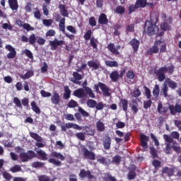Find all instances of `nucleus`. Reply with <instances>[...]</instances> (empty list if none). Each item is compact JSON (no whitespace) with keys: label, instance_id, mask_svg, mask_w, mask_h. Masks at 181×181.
Listing matches in <instances>:
<instances>
[{"label":"nucleus","instance_id":"nucleus-1","mask_svg":"<svg viewBox=\"0 0 181 181\" xmlns=\"http://www.w3.org/2000/svg\"><path fill=\"white\" fill-rule=\"evenodd\" d=\"M175 71V65L170 64L168 66H164L158 69H156L154 73L156 76L158 77V80L160 82L164 81L166 78L165 73L168 74V76H172L173 72Z\"/></svg>","mask_w":181,"mask_h":181},{"label":"nucleus","instance_id":"nucleus-2","mask_svg":"<svg viewBox=\"0 0 181 181\" xmlns=\"http://www.w3.org/2000/svg\"><path fill=\"white\" fill-rule=\"evenodd\" d=\"M144 33L148 36H155L159 33V26L147 20L145 21Z\"/></svg>","mask_w":181,"mask_h":181},{"label":"nucleus","instance_id":"nucleus-3","mask_svg":"<svg viewBox=\"0 0 181 181\" xmlns=\"http://www.w3.org/2000/svg\"><path fill=\"white\" fill-rule=\"evenodd\" d=\"M93 30H88L83 35L85 40H90V45L93 47L94 52H98V40L91 37Z\"/></svg>","mask_w":181,"mask_h":181},{"label":"nucleus","instance_id":"nucleus-4","mask_svg":"<svg viewBox=\"0 0 181 181\" xmlns=\"http://www.w3.org/2000/svg\"><path fill=\"white\" fill-rule=\"evenodd\" d=\"M100 88L102 93H103V95H105V97H110L111 95V93H110V88L107 86L105 83L98 82V84L94 85V89L96 93L100 91Z\"/></svg>","mask_w":181,"mask_h":181},{"label":"nucleus","instance_id":"nucleus-5","mask_svg":"<svg viewBox=\"0 0 181 181\" xmlns=\"http://www.w3.org/2000/svg\"><path fill=\"white\" fill-rule=\"evenodd\" d=\"M33 158H36V153L33 150H29L27 152H21L20 153V159L21 162H29Z\"/></svg>","mask_w":181,"mask_h":181},{"label":"nucleus","instance_id":"nucleus-6","mask_svg":"<svg viewBox=\"0 0 181 181\" xmlns=\"http://www.w3.org/2000/svg\"><path fill=\"white\" fill-rule=\"evenodd\" d=\"M161 43H163V41L162 40H156V42H154V45L147 50V54H148V56H152V54H158V53H159L158 46Z\"/></svg>","mask_w":181,"mask_h":181},{"label":"nucleus","instance_id":"nucleus-7","mask_svg":"<svg viewBox=\"0 0 181 181\" xmlns=\"http://www.w3.org/2000/svg\"><path fill=\"white\" fill-rule=\"evenodd\" d=\"M66 42L64 40H59L57 38L54 39V40L49 41L50 49L53 51L57 50V47H59V46L62 47V46H63V45Z\"/></svg>","mask_w":181,"mask_h":181},{"label":"nucleus","instance_id":"nucleus-8","mask_svg":"<svg viewBox=\"0 0 181 181\" xmlns=\"http://www.w3.org/2000/svg\"><path fill=\"white\" fill-rule=\"evenodd\" d=\"M70 128H74V129H77L78 131L83 129V127L71 122L66 123L65 125L61 126V129L63 132H67V129H70Z\"/></svg>","mask_w":181,"mask_h":181},{"label":"nucleus","instance_id":"nucleus-9","mask_svg":"<svg viewBox=\"0 0 181 181\" xmlns=\"http://www.w3.org/2000/svg\"><path fill=\"white\" fill-rule=\"evenodd\" d=\"M21 41L23 43H29V45L33 46V45L36 43V35L33 33L29 36V37H28L26 35H22L21 37Z\"/></svg>","mask_w":181,"mask_h":181},{"label":"nucleus","instance_id":"nucleus-10","mask_svg":"<svg viewBox=\"0 0 181 181\" xmlns=\"http://www.w3.org/2000/svg\"><path fill=\"white\" fill-rule=\"evenodd\" d=\"M78 176L81 179H86V177H87L89 180L95 178V177L91 173V171L86 170V169H81L78 173Z\"/></svg>","mask_w":181,"mask_h":181},{"label":"nucleus","instance_id":"nucleus-11","mask_svg":"<svg viewBox=\"0 0 181 181\" xmlns=\"http://www.w3.org/2000/svg\"><path fill=\"white\" fill-rule=\"evenodd\" d=\"M30 136L33 138V139H35L37 141V143L35 144V146L38 148H45V144L42 143V136H40L37 133L35 132H30Z\"/></svg>","mask_w":181,"mask_h":181},{"label":"nucleus","instance_id":"nucleus-12","mask_svg":"<svg viewBox=\"0 0 181 181\" xmlns=\"http://www.w3.org/2000/svg\"><path fill=\"white\" fill-rule=\"evenodd\" d=\"M168 110L171 115H176L177 114L181 113V105L176 103L175 105H169Z\"/></svg>","mask_w":181,"mask_h":181},{"label":"nucleus","instance_id":"nucleus-13","mask_svg":"<svg viewBox=\"0 0 181 181\" xmlns=\"http://www.w3.org/2000/svg\"><path fill=\"white\" fill-rule=\"evenodd\" d=\"M82 153L85 159H89V160H95V153L88 150L87 148H83L82 149Z\"/></svg>","mask_w":181,"mask_h":181},{"label":"nucleus","instance_id":"nucleus-14","mask_svg":"<svg viewBox=\"0 0 181 181\" xmlns=\"http://www.w3.org/2000/svg\"><path fill=\"white\" fill-rule=\"evenodd\" d=\"M107 49L110 50V53L112 54H115V56H118L119 54V50L121 49V45H117L115 47V45L112 42H110V44L107 45Z\"/></svg>","mask_w":181,"mask_h":181},{"label":"nucleus","instance_id":"nucleus-15","mask_svg":"<svg viewBox=\"0 0 181 181\" xmlns=\"http://www.w3.org/2000/svg\"><path fill=\"white\" fill-rule=\"evenodd\" d=\"M5 49L10 52L6 55L7 59H15V57H16V49H15V48L12 47V45H7L5 46Z\"/></svg>","mask_w":181,"mask_h":181},{"label":"nucleus","instance_id":"nucleus-16","mask_svg":"<svg viewBox=\"0 0 181 181\" xmlns=\"http://www.w3.org/2000/svg\"><path fill=\"white\" fill-rule=\"evenodd\" d=\"M111 137L110 136H105L103 137V145L105 151H110L111 149Z\"/></svg>","mask_w":181,"mask_h":181},{"label":"nucleus","instance_id":"nucleus-17","mask_svg":"<svg viewBox=\"0 0 181 181\" xmlns=\"http://www.w3.org/2000/svg\"><path fill=\"white\" fill-rule=\"evenodd\" d=\"M140 141H141V146L144 148V149H148V142L149 141V136L141 134L140 135Z\"/></svg>","mask_w":181,"mask_h":181},{"label":"nucleus","instance_id":"nucleus-18","mask_svg":"<svg viewBox=\"0 0 181 181\" xmlns=\"http://www.w3.org/2000/svg\"><path fill=\"white\" fill-rule=\"evenodd\" d=\"M74 97H77V98H85L87 97V94L86 93V90L82 88H78L74 91Z\"/></svg>","mask_w":181,"mask_h":181},{"label":"nucleus","instance_id":"nucleus-19","mask_svg":"<svg viewBox=\"0 0 181 181\" xmlns=\"http://www.w3.org/2000/svg\"><path fill=\"white\" fill-rule=\"evenodd\" d=\"M129 45L132 47L134 52H138V50H139V45H141V42L136 38H133L129 42Z\"/></svg>","mask_w":181,"mask_h":181},{"label":"nucleus","instance_id":"nucleus-20","mask_svg":"<svg viewBox=\"0 0 181 181\" xmlns=\"http://www.w3.org/2000/svg\"><path fill=\"white\" fill-rule=\"evenodd\" d=\"M72 76L74 78V81H71L74 84H78L80 86L81 84V82L80 80H83V75L80 74L78 72H73Z\"/></svg>","mask_w":181,"mask_h":181},{"label":"nucleus","instance_id":"nucleus-21","mask_svg":"<svg viewBox=\"0 0 181 181\" xmlns=\"http://www.w3.org/2000/svg\"><path fill=\"white\" fill-rule=\"evenodd\" d=\"M162 173L167 175L168 177H172L175 175V168L164 167L162 169Z\"/></svg>","mask_w":181,"mask_h":181},{"label":"nucleus","instance_id":"nucleus-22","mask_svg":"<svg viewBox=\"0 0 181 181\" xmlns=\"http://www.w3.org/2000/svg\"><path fill=\"white\" fill-rule=\"evenodd\" d=\"M87 81H85L83 83V88L86 90V94H88L90 98H95V94H94V92H93V89L88 86L84 87V86H87Z\"/></svg>","mask_w":181,"mask_h":181},{"label":"nucleus","instance_id":"nucleus-23","mask_svg":"<svg viewBox=\"0 0 181 181\" xmlns=\"http://www.w3.org/2000/svg\"><path fill=\"white\" fill-rule=\"evenodd\" d=\"M36 157L37 159H40V160H47V153L45 152V151L40 149L37 151Z\"/></svg>","mask_w":181,"mask_h":181},{"label":"nucleus","instance_id":"nucleus-24","mask_svg":"<svg viewBox=\"0 0 181 181\" xmlns=\"http://www.w3.org/2000/svg\"><path fill=\"white\" fill-rule=\"evenodd\" d=\"M83 131H84L85 135H87L88 136H94L95 132L94 129H93L91 127L88 126L82 127Z\"/></svg>","mask_w":181,"mask_h":181},{"label":"nucleus","instance_id":"nucleus-25","mask_svg":"<svg viewBox=\"0 0 181 181\" xmlns=\"http://www.w3.org/2000/svg\"><path fill=\"white\" fill-rule=\"evenodd\" d=\"M51 101L54 105L60 104V95H59V93L54 92L53 95L51 97Z\"/></svg>","mask_w":181,"mask_h":181},{"label":"nucleus","instance_id":"nucleus-26","mask_svg":"<svg viewBox=\"0 0 181 181\" xmlns=\"http://www.w3.org/2000/svg\"><path fill=\"white\" fill-rule=\"evenodd\" d=\"M99 25H107L108 24V18H107V15L105 13H100L98 18Z\"/></svg>","mask_w":181,"mask_h":181},{"label":"nucleus","instance_id":"nucleus-27","mask_svg":"<svg viewBox=\"0 0 181 181\" xmlns=\"http://www.w3.org/2000/svg\"><path fill=\"white\" fill-rule=\"evenodd\" d=\"M110 78L112 83H117L119 80V74L118 71H112L110 74Z\"/></svg>","mask_w":181,"mask_h":181},{"label":"nucleus","instance_id":"nucleus-28","mask_svg":"<svg viewBox=\"0 0 181 181\" xmlns=\"http://www.w3.org/2000/svg\"><path fill=\"white\" fill-rule=\"evenodd\" d=\"M119 106L122 107L123 111L127 112L128 111V100L127 99H120Z\"/></svg>","mask_w":181,"mask_h":181},{"label":"nucleus","instance_id":"nucleus-29","mask_svg":"<svg viewBox=\"0 0 181 181\" xmlns=\"http://www.w3.org/2000/svg\"><path fill=\"white\" fill-rule=\"evenodd\" d=\"M8 5L12 11H18L19 8L18 0H8Z\"/></svg>","mask_w":181,"mask_h":181},{"label":"nucleus","instance_id":"nucleus-30","mask_svg":"<svg viewBox=\"0 0 181 181\" xmlns=\"http://www.w3.org/2000/svg\"><path fill=\"white\" fill-rule=\"evenodd\" d=\"M168 110H169V107H163V105H162L161 103L158 104L157 111L159 114H166V112H168Z\"/></svg>","mask_w":181,"mask_h":181},{"label":"nucleus","instance_id":"nucleus-31","mask_svg":"<svg viewBox=\"0 0 181 181\" xmlns=\"http://www.w3.org/2000/svg\"><path fill=\"white\" fill-rule=\"evenodd\" d=\"M50 156L52 158H57V159H60L62 161L66 160V157L63 156L61 153L57 152V151H53L51 153Z\"/></svg>","mask_w":181,"mask_h":181},{"label":"nucleus","instance_id":"nucleus-32","mask_svg":"<svg viewBox=\"0 0 181 181\" xmlns=\"http://www.w3.org/2000/svg\"><path fill=\"white\" fill-rule=\"evenodd\" d=\"M96 128L99 132H104L105 131V124L101 120H98L96 122Z\"/></svg>","mask_w":181,"mask_h":181},{"label":"nucleus","instance_id":"nucleus-33","mask_svg":"<svg viewBox=\"0 0 181 181\" xmlns=\"http://www.w3.org/2000/svg\"><path fill=\"white\" fill-rule=\"evenodd\" d=\"M141 90H139V88H135L132 92L130 93V95L133 97L134 98H139L141 97Z\"/></svg>","mask_w":181,"mask_h":181},{"label":"nucleus","instance_id":"nucleus-34","mask_svg":"<svg viewBox=\"0 0 181 181\" xmlns=\"http://www.w3.org/2000/svg\"><path fill=\"white\" fill-rule=\"evenodd\" d=\"M115 13H117V15L125 14V7L122 6H117L115 9Z\"/></svg>","mask_w":181,"mask_h":181},{"label":"nucleus","instance_id":"nucleus-35","mask_svg":"<svg viewBox=\"0 0 181 181\" xmlns=\"http://www.w3.org/2000/svg\"><path fill=\"white\" fill-rule=\"evenodd\" d=\"M135 4H136V6H137L138 8H145V6L148 5L147 0H136Z\"/></svg>","mask_w":181,"mask_h":181},{"label":"nucleus","instance_id":"nucleus-36","mask_svg":"<svg viewBox=\"0 0 181 181\" xmlns=\"http://www.w3.org/2000/svg\"><path fill=\"white\" fill-rule=\"evenodd\" d=\"M64 100H69L70 98V95H71V90L69 88L68 86H64Z\"/></svg>","mask_w":181,"mask_h":181},{"label":"nucleus","instance_id":"nucleus-37","mask_svg":"<svg viewBox=\"0 0 181 181\" xmlns=\"http://www.w3.org/2000/svg\"><path fill=\"white\" fill-rule=\"evenodd\" d=\"M31 108L33 110V111L34 112H35V114H37L38 115H40V108L38 107L37 105H36V102L35 101H33L31 103Z\"/></svg>","mask_w":181,"mask_h":181},{"label":"nucleus","instance_id":"nucleus-38","mask_svg":"<svg viewBox=\"0 0 181 181\" xmlns=\"http://www.w3.org/2000/svg\"><path fill=\"white\" fill-rule=\"evenodd\" d=\"M159 21V16L156 13H151L150 15V22H151V23H154L155 25H156V23H158V21Z\"/></svg>","mask_w":181,"mask_h":181},{"label":"nucleus","instance_id":"nucleus-39","mask_svg":"<svg viewBox=\"0 0 181 181\" xmlns=\"http://www.w3.org/2000/svg\"><path fill=\"white\" fill-rule=\"evenodd\" d=\"M33 71H28L24 75L20 76V77L22 80H28V78H30V77H33Z\"/></svg>","mask_w":181,"mask_h":181},{"label":"nucleus","instance_id":"nucleus-40","mask_svg":"<svg viewBox=\"0 0 181 181\" xmlns=\"http://www.w3.org/2000/svg\"><path fill=\"white\" fill-rule=\"evenodd\" d=\"M159 93H160V88H159V85L156 84L153 90V95L154 98H158V97H159Z\"/></svg>","mask_w":181,"mask_h":181},{"label":"nucleus","instance_id":"nucleus-41","mask_svg":"<svg viewBox=\"0 0 181 181\" xmlns=\"http://www.w3.org/2000/svg\"><path fill=\"white\" fill-rule=\"evenodd\" d=\"M88 66L93 68V70H98L100 69V64L94 61L88 62Z\"/></svg>","mask_w":181,"mask_h":181},{"label":"nucleus","instance_id":"nucleus-42","mask_svg":"<svg viewBox=\"0 0 181 181\" xmlns=\"http://www.w3.org/2000/svg\"><path fill=\"white\" fill-rule=\"evenodd\" d=\"M65 24H66V18H62L60 20L59 27L61 29L62 32H63V33H64L66 32V27L64 25Z\"/></svg>","mask_w":181,"mask_h":181},{"label":"nucleus","instance_id":"nucleus-43","mask_svg":"<svg viewBox=\"0 0 181 181\" xmlns=\"http://www.w3.org/2000/svg\"><path fill=\"white\" fill-rule=\"evenodd\" d=\"M31 166L32 168H35V169H37L39 168H44L45 163L40 161H35L31 164Z\"/></svg>","mask_w":181,"mask_h":181},{"label":"nucleus","instance_id":"nucleus-44","mask_svg":"<svg viewBox=\"0 0 181 181\" xmlns=\"http://www.w3.org/2000/svg\"><path fill=\"white\" fill-rule=\"evenodd\" d=\"M86 105L89 108H95V105H97V101L93 99H88L86 102Z\"/></svg>","mask_w":181,"mask_h":181},{"label":"nucleus","instance_id":"nucleus-45","mask_svg":"<svg viewBox=\"0 0 181 181\" xmlns=\"http://www.w3.org/2000/svg\"><path fill=\"white\" fill-rule=\"evenodd\" d=\"M149 149H150V153L153 156V159H156V158H158V150H156L155 147L150 146Z\"/></svg>","mask_w":181,"mask_h":181},{"label":"nucleus","instance_id":"nucleus-46","mask_svg":"<svg viewBox=\"0 0 181 181\" xmlns=\"http://www.w3.org/2000/svg\"><path fill=\"white\" fill-rule=\"evenodd\" d=\"M10 172L12 173H18V172H22V168L19 165H15L10 168Z\"/></svg>","mask_w":181,"mask_h":181},{"label":"nucleus","instance_id":"nucleus-47","mask_svg":"<svg viewBox=\"0 0 181 181\" xmlns=\"http://www.w3.org/2000/svg\"><path fill=\"white\" fill-rule=\"evenodd\" d=\"M168 84L169 88H171L172 90H175V88H177V83L175 82V81L168 79Z\"/></svg>","mask_w":181,"mask_h":181},{"label":"nucleus","instance_id":"nucleus-48","mask_svg":"<svg viewBox=\"0 0 181 181\" xmlns=\"http://www.w3.org/2000/svg\"><path fill=\"white\" fill-rule=\"evenodd\" d=\"M49 163H52V165H55V166H62V162L59 160H56V158H51L48 160Z\"/></svg>","mask_w":181,"mask_h":181},{"label":"nucleus","instance_id":"nucleus-49","mask_svg":"<svg viewBox=\"0 0 181 181\" xmlns=\"http://www.w3.org/2000/svg\"><path fill=\"white\" fill-rule=\"evenodd\" d=\"M135 177H136V173H135V170H131L127 175V179L129 180H134Z\"/></svg>","mask_w":181,"mask_h":181},{"label":"nucleus","instance_id":"nucleus-50","mask_svg":"<svg viewBox=\"0 0 181 181\" xmlns=\"http://www.w3.org/2000/svg\"><path fill=\"white\" fill-rule=\"evenodd\" d=\"M105 64L107 67H118L117 61H106Z\"/></svg>","mask_w":181,"mask_h":181},{"label":"nucleus","instance_id":"nucleus-51","mask_svg":"<svg viewBox=\"0 0 181 181\" xmlns=\"http://www.w3.org/2000/svg\"><path fill=\"white\" fill-rule=\"evenodd\" d=\"M144 90L147 100H151V97H152V95L151 94V89H149L146 86H144Z\"/></svg>","mask_w":181,"mask_h":181},{"label":"nucleus","instance_id":"nucleus-52","mask_svg":"<svg viewBox=\"0 0 181 181\" xmlns=\"http://www.w3.org/2000/svg\"><path fill=\"white\" fill-rule=\"evenodd\" d=\"M152 107V100L148 99V100L144 101V110H148Z\"/></svg>","mask_w":181,"mask_h":181},{"label":"nucleus","instance_id":"nucleus-53","mask_svg":"<svg viewBox=\"0 0 181 181\" xmlns=\"http://www.w3.org/2000/svg\"><path fill=\"white\" fill-rule=\"evenodd\" d=\"M160 29L164 31L171 30L172 27H170V25H169V24H168L167 23H163L160 24Z\"/></svg>","mask_w":181,"mask_h":181},{"label":"nucleus","instance_id":"nucleus-54","mask_svg":"<svg viewBox=\"0 0 181 181\" xmlns=\"http://www.w3.org/2000/svg\"><path fill=\"white\" fill-rule=\"evenodd\" d=\"M76 136L79 141H86V134L84 132H78L76 134Z\"/></svg>","mask_w":181,"mask_h":181},{"label":"nucleus","instance_id":"nucleus-55","mask_svg":"<svg viewBox=\"0 0 181 181\" xmlns=\"http://www.w3.org/2000/svg\"><path fill=\"white\" fill-rule=\"evenodd\" d=\"M42 23L45 26H47L49 28V26H52L53 25V20L52 19H44L42 21Z\"/></svg>","mask_w":181,"mask_h":181},{"label":"nucleus","instance_id":"nucleus-56","mask_svg":"<svg viewBox=\"0 0 181 181\" xmlns=\"http://www.w3.org/2000/svg\"><path fill=\"white\" fill-rule=\"evenodd\" d=\"M138 9V6H136V4L134 5H130L128 8V13L129 15H131L133 12H135Z\"/></svg>","mask_w":181,"mask_h":181},{"label":"nucleus","instance_id":"nucleus-57","mask_svg":"<svg viewBox=\"0 0 181 181\" xmlns=\"http://www.w3.org/2000/svg\"><path fill=\"white\" fill-rule=\"evenodd\" d=\"M34 17L35 18V19H38V20H40L42 18V14L40 13V11L37 8H35Z\"/></svg>","mask_w":181,"mask_h":181},{"label":"nucleus","instance_id":"nucleus-58","mask_svg":"<svg viewBox=\"0 0 181 181\" xmlns=\"http://www.w3.org/2000/svg\"><path fill=\"white\" fill-rule=\"evenodd\" d=\"M112 162L113 163H115L116 165H119V163H121V156H119L118 155L115 156L112 158Z\"/></svg>","mask_w":181,"mask_h":181},{"label":"nucleus","instance_id":"nucleus-59","mask_svg":"<svg viewBox=\"0 0 181 181\" xmlns=\"http://www.w3.org/2000/svg\"><path fill=\"white\" fill-rule=\"evenodd\" d=\"M78 103L76 100L71 99L69 103H68V107L69 108H76L77 107Z\"/></svg>","mask_w":181,"mask_h":181},{"label":"nucleus","instance_id":"nucleus-60","mask_svg":"<svg viewBox=\"0 0 181 181\" xmlns=\"http://www.w3.org/2000/svg\"><path fill=\"white\" fill-rule=\"evenodd\" d=\"M163 139L165 142H168V144H172V142H173V139L172 138V136H169L168 134L163 135Z\"/></svg>","mask_w":181,"mask_h":181},{"label":"nucleus","instance_id":"nucleus-61","mask_svg":"<svg viewBox=\"0 0 181 181\" xmlns=\"http://www.w3.org/2000/svg\"><path fill=\"white\" fill-rule=\"evenodd\" d=\"M152 165L155 168V169H159V168H160V166H162V163L158 160H153Z\"/></svg>","mask_w":181,"mask_h":181},{"label":"nucleus","instance_id":"nucleus-62","mask_svg":"<svg viewBox=\"0 0 181 181\" xmlns=\"http://www.w3.org/2000/svg\"><path fill=\"white\" fill-rule=\"evenodd\" d=\"M24 54H25V56H27V57H28V59L33 60V53H32L30 50L25 49L24 50Z\"/></svg>","mask_w":181,"mask_h":181},{"label":"nucleus","instance_id":"nucleus-63","mask_svg":"<svg viewBox=\"0 0 181 181\" xmlns=\"http://www.w3.org/2000/svg\"><path fill=\"white\" fill-rule=\"evenodd\" d=\"M36 42L40 46H43V45H45V43H46V40H45V38H43L42 37H37Z\"/></svg>","mask_w":181,"mask_h":181},{"label":"nucleus","instance_id":"nucleus-64","mask_svg":"<svg viewBox=\"0 0 181 181\" xmlns=\"http://www.w3.org/2000/svg\"><path fill=\"white\" fill-rule=\"evenodd\" d=\"M38 180L39 181H49L50 178H49V177H47V175H40L38 177Z\"/></svg>","mask_w":181,"mask_h":181}]
</instances>
